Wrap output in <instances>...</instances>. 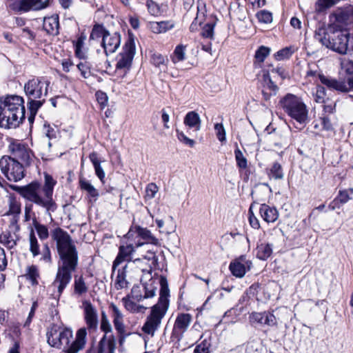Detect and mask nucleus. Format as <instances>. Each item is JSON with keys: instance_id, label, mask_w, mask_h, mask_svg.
Masks as SVG:
<instances>
[{"instance_id": "7", "label": "nucleus", "mask_w": 353, "mask_h": 353, "mask_svg": "<svg viewBox=\"0 0 353 353\" xmlns=\"http://www.w3.org/2000/svg\"><path fill=\"white\" fill-rule=\"evenodd\" d=\"M135 52L134 37L132 33L129 32L128 38L123 47V51L119 54V59L116 64V69L124 70L125 73L129 72Z\"/></svg>"}, {"instance_id": "6", "label": "nucleus", "mask_w": 353, "mask_h": 353, "mask_svg": "<svg viewBox=\"0 0 353 353\" xmlns=\"http://www.w3.org/2000/svg\"><path fill=\"white\" fill-rule=\"evenodd\" d=\"M26 167L19 161L8 155H3L0 159V169L2 174L10 181L17 182L26 176Z\"/></svg>"}, {"instance_id": "53", "label": "nucleus", "mask_w": 353, "mask_h": 353, "mask_svg": "<svg viewBox=\"0 0 353 353\" xmlns=\"http://www.w3.org/2000/svg\"><path fill=\"white\" fill-rule=\"evenodd\" d=\"M345 72L350 77L347 79V83L350 91H353V61H350L345 64Z\"/></svg>"}, {"instance_id": "63", "label": "nucleus", "mask_w": 353, "mask_h": 353, "mask_svg": "<svg viewBox=\"0 0 353 353\" xmlns=\"http://www.w3.org/2000/svg\"><path fill=\"white\" fill-rule=\"evenodd\" d=\"M323 128L327 131L333 130L332 123L328 116H323L321 118Z\"/></svg>"}, {"instance_id": "45", "label": "nucleus", "mask_w": 353, "mask_h": 353, "mask_svg": "<svg viewBox=\"0 0 353 353\" xmlns=\"http://www.w3.org/2000/svg\"><path fill=\"white\" fill-rule=\"evenodd\" d=\"M100 329L105 334L104 335H108V333L112 332V325L108 320V318L104 311L101 312V325Z\"/></svg>"}, {"instance_id": "19", "label": "nucleus", "mask_w": 353, "mask_h": 353, "mask_svg": "<svg viewBox=\"0 0 353 353\" xmlns=\"http://www.w3.org/2000/svg\"><path fill=\"white\" fill-rule=\"evenodd\" d=\"M121 43V34L116 32L113 34H110L108 32V34L101 41V47L104 49V52L106 56L109 54H112L116 52L119 48Z\"/></svg>"}, {"instance_id": "18", "label": "nucleus", "mask_w": 353, "mask_h": 353, "mask_svg": "<svg viewBox=\"0 0 353 353\" xmlns=\"http://www.w3.org/2000/svg\"><path fill=\"white\" fill-rule=\"evenodd\" d=\"M159 284L160 285L159 298L158 302L153 306H157L160 309L168 311L169 307L170 290L165 276H160Z\"/></svg>"}, {"instance_id": "54", "label": "nucleus", "mask_w": 353, "mask_h": 353, "mask_svg": "<svg viewBox=\"0 0 353 353\" xmlns=\"http://www.w3.org/2000/svg\"><path fill=\"white\" fill-rule=\"evenodd\" d=\"M146 6L150 14L153 16H159L161 14L160 6L154 1L147 0Z\"/></svg>"}, {"instance_id": "40", "label": "nucleus", "mask_w": 353, "mask_h": 353, "mask_svg": "<svg viewBox=\"0 0 353 353\" xmlns=\"http://www.w3.org/2000/svg\"><path fill=\"white\" fill-rule=\"evenodd\" d=\"M270 48L264 46H261L255 52L254 58L255 61L254 64L256 63H262L265 58L270 54Z\"/></svg>"}, {"instance_id": "46", "label": "nucleus", "mask_w": 353, "mask_h": 353, "mask_svg": "<svg viewBox=\"0 0 353 353\" xmlns=\"http://www.w3.org/2000/svg\"><path fill=\"white\" fill-rule=\"evenodd\" d=\"M210 339H205L200 343L196 345L194 350V353H210Z\"/></svg>"}, {"instance_id": "52", "label": "nucleus", "mask_w": 353, "mask_h": 353, "mask_svg": "<svg viewBox=\"0 0 353 353\" xmlns=\"http://www.w3.org/2000/svg\"><path fill=\"white\" fill-rule=\"evenodd\" d=\"M27 276L32 285H37L38 284L37 278L39 276V274L36 266L32 265L28 268Z\"/></svg>"}, {"instance_id": "5", "label": "nucleus", "mask_w": 353, "mask_h": 353, "mask_svg": "<svg viewBox=\"0 0 353 353\" xmlns=\"http://www.w3.org/2000/svg\"><path fill=\"white\" fill-rule=\"evenodd\" d=\"M8 151L10 153L9 157L19 161L26 168H30L39 162L28 145L18 140H12L9 143Z\"/></svg>"}, {"instance_id": "49", "label": "nucleus", "mask_w": 353, "mask_h": 353, "mask_svg": "<svg viewBox=\"0 0 353 353\" xmlns=\"http://www.w3.org/2000/svg\"><path fill=\"white\" fill-rule=\"evenodd\" d=\"M185 59V46L183 45L177 46L172 57V60L174 63L183 61Z\"/></svg>"}, {"instance_id": "35", "label": "nucleus", "mask_w": 353, "mask_h": 353, "mask_svg": "<svg viewBox=\"0 0 353 353\" xmlns=\"http://www.w3.org/2000/svg\"><path fill=\"white\" fill-rule=\"evenodd\" d=\"M267 174L270 179L281 180L284 177L281 165L279 162H274L270 169H267Z\"/></svg>"}, {"instance_id": "2", "label": "nucleus", "mask_w": 353, "mask_h": 353, "mask_svg": "<svg viewBox=\"0 0 353 353\" xmlns=\"http://www.w3.org/2000/svg\"><path fill=\"white\" fill-rule=\"evenodd\" d=\"M43 176L44 183L43 185L38 181H33L26 185L11 186L12 190L31 203L25 205L24 217L26 221L31 219L33 205L43 210L46 214L50 217H52V213L57 210L58 205L53 198L54 188L57 182L52 175L47 172L43 173Z\"/></svg>"}, {"instance_id": "12", "label": "nucleus", "mask_w": 353, "mask_h": 353, "mask_svg": "<svg viewBox=\"0 0 353 353\" xmlns=\"http://www.w3.org/2000/svg\"><path fill=\"white\" fill-rule=\"evenodd\" d=\"M43 78L34 77L28 80L24 85L23 89L27 99L41 98L43 96V90L44 85L45 91L43 95H48L50 81H43Z\"/></svg>"}, {"instance_id": "34", "label": "nucleus", "mask_w": 353, "mask_h": 353, "mask_svg": "<svg viewBox=\"0 0 353 353\" xmlns=\"http://www.w3.org/2000/svg\"><path fill=\"white\" fill-rule=\"evenodd\" d=\"M89 159L94 168L96 175L101 182H103L105 172L101 166V161L98 158V154L95 152H92L90 154Z\"/></svg>"}, {"instance_id": "30", "label": "nucleus", "mask_w": 353, "mask_h": 353, "mask_svg": "<svg viewBox=\"0 0 353 353\" xmlns=\"http://www.w3.org/2000/svg\"><path fill=\"white\" fill-rule=\"evenodd\" d=\"M174 24L171 21H162L159 22H150V28L153 33L161 34L171 30Z\"/></svg>"}, {"instance_id": "1", "label": "nucleus", "mask_w": 353, "mask_h": 353, "mask_svg": "<svg viewBox=\"0 0 353 353\" xmlns=\"http://www.w3.org/2000/svg\"><path fill=\"white\" fill-rule=\"evenodd\" d=\"M51 238L56 242L59 256L57 272L52 285L57 288L59 296L70 283L72 272L78 266V252L71 236L63 229L57 227L51 231Z\"/></svg>"}, {"instance_id": "14", "label": "nucleus", "mask_w": 353, "mask_h": 353, "mask_svg": "<svg viewBox=\"0 0 353 353\" xmlns=\"http://www.w3.org/2000/svg\"><path fill=\"white\" fill-rule=\"evenodd\" d=\"M143 272L145 274L144 276L141 279L144 289V295L136 294L135 299L138 301H141L145 299L152 298L156 294L159 281L157 279H153L152 276V270H143Z\"/></svg>"}, {"instance_id": "9", "label": "nucleus", "mask_w": 353, "mask_h": 353, "mask_svg": "<svg viewBox=\"0 0 353 353\" xmlns=\"http://www.w3.org/2000/svg\"><path fill=\"white\" fill-rule=\"evenodd\" d=\"M331 49L341 54L353 52V37H350L346 28L333 32Z\"/></svg>"}, {"instance_id": "4", "label": "nucleus", "mask_w": 353, "mask_h": 353, "mask_svg": "<svg viewBox=\"0 0 353 353\" xmlns=\"http://www.w3.org/2000/svg\"><path fill=\"white\" fill-rule=\"evenodd\" d=\"M283 111L300 124L309 121L308 109L303 99L293 94L288 93L279 101Z\"/></svg>"}, {"instance_id": "60", "label": "nucleus", "mask_w": 353, "mask_h": 353, "mask_svg": "<svg viewBox=\"0 0 353 353\" xmlns=\"http://www.w3.org/2000/svg\"><path fill=\"white\" fill-rule=\"evenodd\" d=\"M10 237L11 235L9 232L0 234V243L7 246L8 248H12L14 245H16V242L10 241Z\"/></svg>"}, {"instance_id": "61", "label": "nucleus", "mask_w": 353, "mask_h": 353, "mask_svg": "<svg viewBox=\"0 0 353 353\" xmlns=\"http://www.w3.org/2000/svg\"><path fill=\"white\" fill-rule=\"evenodd\" d=\"M21 212V205L17 201H11L9 205V210L6 214V215L10 214H19Z\"/></svg>"}, {"instance_id": "16", "label": "nucleus", "mask_w": 353, "mask_h": 353, "mask_svg": "<svg viewBox=\"0 0 353 353\" xmlns=\"http://www.w3.org/2000/svg\"><path fill=\"white\" fill-rule=\"evenodd\" d=\"M249 321L252 325L256 324L270 327H276L278 321L273 311L253 312L250 314Z\"/></svg>"}, {"instance_id": "32", "label": "nucleus", "mask_w": 353, "mask_h": 353, "mask_svg": "<svg viewBox=\"0 0 353 353\" xmlns=\"http://www.w3.org/2000/svg\"><path fill=\"white\" fill-rule=\"evenodd\" d=\"M86 38V34L84 32H81L77 39L72 41L74 48V54L79 59H85L86 57L85 53L82 51Z\"/></svg>"}, {"instance_id": "42", "label": "nucleus", "mask_w": 353, "mask_h": 353, "mask_svg": "<svg viewBox=\"0 0 353 353\" xmlns=\"http://www.w3.org/2000/svg\"><path fill=\"white\" fill-rule=\"evenodd\" d=\"M29 240L30 251L32 254L33 256H38L40 254L39 245L35 236L34 232L32 229L30 232Z\"/></svg>"}, {"instance_id": "15", "label": "nucleus", "mask_w": 353, "mask_h": 353, "mask_svg": "<svg viewBox=\"0 0 353 353\" xmlns=\"http://www.w3.org/2000/svg\"><path fill=\"white\" fill-rule=\"evenodd\" d=\"M330 20L336 23L339 26H347L353 23V6L347 4L341 8H337L330 14Z\"/></svg>"}, {"instance_id": "38", "label": "nucleus", "mask_w": 353, "mask_h": 353, "mask_svg": "<svg viewBox=\"0 0 353 353\" xmlns=\"http://www.w3.org/2000/svg\"><path fill=\"white\" fill-rule=\"evenodd\" d=\"M41 98L27 99V107L29 112L37 114L39 109L46 103V99Z\"/></svg>"}, {"instance_id": "58", "label": "nucleus", "mask_w": 353, "mask_h": 353, "mask_svg": "<svg viewBox=\"0 0 353 353\" xmlns=\"http://www.w3.org/2000/svg\"><path fill=\"white\" fill-rule=\"evenodd\" d=\"M77 67L84 79H88L90 76V63L88 62H79Z\"/></svg>"}, {"instance_id": "29", "label": "nucleus", "mask_w": 353, "mask_h": 353, "mask_svg": "<svg viewBox=\"0 0 353 353\" xmlns=\"http://www.w3.org/2000/svg\"><path fill=\"white\" fill-rule=\"evenodd\" d=\"M128 265H125L121 268L117 270V275L114 281V287L117 290L127 288L129 282L126 279Z\"/></svg>"}, {"instance_id": "13", "label": "nucleus", "mask_w": 353, "mask_h": 353, "mask_svg": "<svg viewBox=\"0 0 353 353\" xmlns=\"http://www.w3.org/2000/svg\"><path fill=\"white\" fill-rule=\"evenodd\" d=\"M166 312L167 311L160 309L157 306H152L150 314L147 317L142 327V331L153 336L156 330L159 327L161 320Z\"/></svg>"}, {"instance_id": "57", "label": "nucleus", "mask_w": 353, "mask_h": 353, "mask_svg": "<svg viewBox=\"0 0 353 353\" xmlns=\"http://www.w3.org/2000/svg\"><path fill=\"white\" fill-rule=\"evenodd\" d=\"M216 135L219 141L221 143L226 141L225 130L222 123H216L214 125Z\"/></svg>"}, {"instance_id": "44", "label": "nucleus", "mask_w": 353, "mask_h": 353, "mask_svg": "<svg viewBox=\"0 0 353 353\" xmlns=\"http://www.w3.org/2000/svg\"><path fill=\"white\" fill-rule=\"evenodd\" d=\"M234 155L237 166L240 169H245L248 167V160L238 147L234 150Z\"/></svg>"}, {"instance_id": "28", "label": "nucleus", "mask_w": 353, "mask_h": 353, "mask_svg": "<svg viewBox=\"0 0 353 353\" xmlns=\"http://www.w3.org/2000/svg\"><path fill=\"white\" fill-rule=\"evenodd\" d=\"M43 28L47 34L57 36L59 34V19L58 14H54L49 17H45Z\"/></svg>"}, {"instance_id": "59", "label": "nucleus", "mask_w": 353, "mask_h": 353, "mask_svg": "<svg viewBox=\"0 0 353 353\" xmlns=\"http://www.w3.org/2000/svg\"><path fill=\"white\" fill-rule=\"evenodd\" d=\"M326 96L325 88L322 85L316 86V99L317 103H326L325 99Z\"/></svg>"}, {"instance_id": "20", "label": "nucleus", "mask_w": 353, "mask_h": 353, "mask_svg": "<svg viewBox=\"0 0 353 353\" xmlns=\"http://www.w3.org/2000/svg\"><path fill=\"white\" fill-rule=\"evenodd\" d=\"M84 319L90 331H95L98 327V316L94 307L90 301H84Z\"/></svg>"}, {"instance_id": "31", "label": "nucleus", "mask_w": 353, "mask_h": 353, "mask_svg": "<svg viewBox=\"0 0 353 353\" xmlns=\"http://www.w3.org/2000/svg\"><path fill=\"white\" fill-rule=\"evenodd\" d=\"M79 187L82 190L85 191L88 195L92 198L94 201L99 198V193L98 190L85 178L79 179Z\"/></svg>"}, {"instance_id": "50", "label": "nucleus", "mask_w": 353, "mask_h": 353, "mask_svg": "<svg viewBox=\"0 0 353 353\" xmlns=\"http://www.w3.org/2000/svg\"><path fill=\"white\" fill-rule=\"evenodd\" d=\"M293 54V51L292 50L291 47H285L274 54V58L277 61H281L286 59H289L292 54Z\"/></svg>"}, {"instance_id": "3", "label": "nucleus", "mask_w": 353, "mask_h": 353, "mask_svg": "<svg viewBox=\"0 0 353 353\" xmlns=\"http://www.w3.org/2000/svg\"><path fill=\"white\" fill-rule=\"evenodd\" d=\"M24 99L18 95L0 98V127L16 128L26 118Z\"/></svg>"}, {"instance_id": "64", "label": "nucleus", "mask_w": 353, "mask_h": 353, "mask_svg": "<svg viewBox=\"0 0 353 353\" xmlns=\"http://www.w3.org/2000/svg\"><path fill=\"white\" fill-rule=\"evenodd\" d=\"M144 258L149 261H151V265L156 267L158 265V256L154 252L148 251L145 255Z\"/></svg>"}, {"instance_id": "39", "label": "nucleus", "mask_w": 353, "mask_h": 353, "mask_svg": "<svg viewBox=\"0 0 353 353\" xmlns=\"http://www.w3.org/2000/svg\"><path fill=\"white\" fill-rule=\"evenodd\" d=\"M339 1L340 0H317L315 3V10L317 12H322Z\"/></svg>"}, {"instance_id": "17", "label": "nucleus", "mask_w": 353, "mask_h": 353, "mask_svg": "<svg viewBox=\"0 0 353 353\" xmlns=\"http://www.w3.org/2000/svg\"><path fill=\"white\" fill-rule=\"evenodd\" d=\"M183 123L188 128L186 132L190 136L196 134L201 128V120L196 111L188 112L184 117Z\"/></svg>"}, {"instance_id": "11", "label": "nucleus", "mask_w": 353, "mask_h": 353, "mask_svg": "<svg viewBox=\"0 0 353 353\" xmlns=\"http://www.w3.org/2000/svg\"><path fill=\"white\" fill-rule=\"evenodd\" d=\"M192 321V316L190 314H178L170 336L171 342L174 344H179L183 337V334L188 330Z\"/></svg>"}, {"instance_id": "37", "label": "nucleus", "mask_w": 353, "mask_h": 353, "mask_svg": "<svg viewBox=\"0 0 353 353\" xmlns=\"http://www.w3.org/2000/svg\"><path fill=\"white\" fill-rule=\"evenodd\" d=\"M88 288L86 285L83 276L74 277V294L81 296L88 292Z\"/></svg>"}, {"instance_id": "8", "label": "nucleus", "mask_w": 353, "mask_h": 353, "mask_svg": "<svg viewBox=\"0 0 353 353\" xmlns=\"http://www.w3.org/2000/svg\"><path fill=\"white\" fill-rule=\"evenodd\" d=\"M125 237L134 240L137 247H141L144 244L159 245V241L146 228L139 225L131 226Z\"/></svg>"}, {"instance_id": "47", "label": "nucleus", "mask_w": 353, "mask_h": 353, "mask_svg": "<svg viewBox=\"0 0 353 353\" xmlns=\"http://www.w3.org/2000/svg\"><path fill=\"white\" fill-rule=\"evenodd\" d=\"M168 59L167 57L158 52H154L151 57V62L155 66L160 68L161 65H165Z\"/></svg>"}, {"instance_id": "23", "label": "nucleus", "mask_w": 353, "mask_h": 353, "mask_svg": "<svg viewBox=\"0 0 353 353\" xmlns=\"http://www.w3.org/2000/svg\"><path fill=\"white\" fill-rule=\"evenodd\" d=\"M87 331L85 327L79 329L76 333L75 340L71 343L65 353H77L83 350L86 343Z\"/></svg>"}, {"instance_id": "24", "label": "nucleus", "mask_w": 353, "mask_h": 353, "mask_svg": "<svg viewBox=\"0 0 353 353\" xmlns=\"http://www.w3.org/2000/svg\"><path fill=\"white\" fill-rule=\"evenodd\" d=\"M134 251L132 244L127 245H121L119 248V252L112 263V270L111 278L112 279L114 273L117 268L124 261L127 260L128 257H130L132 252Z\"/></svg>"}, {"instance_id": "10", "label": "nucleus", "mask_w": 353, "mask_h": 353, "mask_svg": "<svg viewBox=\"0 0 353 353\" xmlns=\"http://www.w3.org/2000/svg\"><path fill=\"white\" fill-rule=\"evenodd\" d=\"M47 342L50 346L60 349L62 345L68 346L72 338V331L65 328L59 331L56 326L52 327L46 333Z\"/></svg>"}, {"instance_id": "48", "label": "nucleus", "mask_w": 353, "mask_h": 353, "mask_svg": "<svg viewBox=\"0 0 353 353\" xmlns=\"http://www.w3.org/2000/svg\"><path fill=\"white\" fill-rule=\"evenodd\" d=\"M176 137L179 141L183 144L189 146L190 148H193L195 145V141L192 139H190L188 136L183 132L179 130V129L176 130Z\"/></svg>"}, {"instance_id": "27", "label": "nucleus", "mask_w": 353, "mask_h": 353, "mask_svg": "<svg viewBox=\"0 0 353 353\" xmlns=\"http://www.w3.org/2000/svg\"><path fill=\"white\" fill-rule=\"evenodd\" d=\"M261 217L268 223L275 222L279 218V212L274 206L265 203L261 204L259 208Z\"/></svg>"}, {"instance_id": "51", "label": "nucleus", "mask_w": 353, "mask_h": 353, "mask_svg": "<svg viewBox=\"0 0 353 353\" xmlns=\"http://www.w3.org/2000/svg\"><path fill=\"white\" fill-rule=\"evenodd\" d=\"M259 22L264 23H270L272 21V13L266 10L258 12L256 14Z\"/></svg>"}, {"instance_id": "36", "label": "nucleus", "mask_w": 353, "mask_h": 353, "mask_svg": "<svg viewBox=\"0 0 353 353\" xmlns=\"http://www.w3.org/2000/svg\"><path fill=\"white\" fill-rule=\"evenodd\" d=\"M108 30L104 27L103 24L95 23L92 29L90 35V40H94L99 38L103 39L106 35L108 34Z\"/></svg>"}, {"instance_id": "56", "label": "nucleus", "mask_w": 353, "mask_h": 353, "mask_svg": "<svg viewBox=\"0 0 353 353\" xmlns=\"http://www.w3.org/2000/svg\"><path fill=\"white\" fill-rule=\"evenodd\" d=\"M214 26L215 23H206L202 29L201 35L205 38L214 39Z\"/></svg>"}, {"instance_id": "55", "label": "nucleus", "mask_w": 353, "mask_h": 353, "mask_svg": "<svg viewBox=\"0 0 353 353\" xmlns=\"http://www.w3.org/2000/svg\"><path fill=\"white\" fill-rule=\"evenodd\" d=\"M159 190V188L154 183H149L145 188V199H152L154 198L157 192Z\"/></svg>"}, {"instance_id": "43", "label": "nucleus", "mask_w": 353, "mask_h": 353, "mask_svg": "<svg viewBox=\"0 0 353 353\" xmlns=\"http://www.w3.org/2000/svg\"><path fill=\"white\" fill-rule=\"evenodd\" d=\"M353 196V188H350L348 189L339 190L338 195L336 197L338 198V200H339V202L342 205L346 203L348 201L352 199Z\"/></svg>"}, {"instance_id": "33", "label": "nucleus", "mask_w": 353, "mask_h": 353, "mask_svg": "<svg viewBox=\"0 0 353 353\" xmlns=\"http://www.w3.org/2000/svg\"><path fill=\"white\" fill-rule=\"evenodd\" d=\"M273 245L272 243H261L256 248V256L258 259L265 261L272 254Z\"/></svg>"}, {"instance_id": "25", "label": "nucleus", "mask_w": 353, "mask_h": 353, "mask_svg": "<svg viewBox=\"0 0 353 353\" xmlns=\"http://www.w3.org/2000/svg\"><path fill=\"white\" fill-rule=\"evenodd\" d=\"M251 263L246 261L245 256L242 255L230 263L229 269L231 273L236 277L241 278L246 273L245 264Z\"/></svg>"}, {"instance_id": "26", "label": "nucleus", "mask_w": 353, "mask_h": 353, "mask_svg": "<svg viewBox=\"0 0 353 353\" xmlns=\"http://www.w3.org/2000/svg\"><path fill=\"white\" fill-rule=\"evenodd\" d=\"M105 349L108 353H115L116 339L113 334L103 335L99 341L97 353H104Z\"/></svg>"}, {"instance_id": "62", "label": "nucleus", "mask_w": 353, "mask_h": 353, "mask_svg": "<svg viewBox=\"0 0 353 353\" xmlns=\"http://www.w3.org/2000/svg\"><path fill=\"white\" fill-rule=\"evenodd\" d=\"M96 97H97V100L98 103L101 106L103 107L107 105L108 98L107 94L105 92H101V91L97 92Z\"/></svg>"}, {"instance_id": "21", "label": "nucleus", "mask_w": 353, "mask_h": 353, "mask_svg": "<svg viewBox=\"0 0 353 353\" xmlns=\"http://www.w3.org/2000/svg\"><path fill=\"white\" fill-rule=\"evenodd\" d=\"M37 4L34 0H20L10 4L11 10L15 12H28L30 10H39L44 8L46 6L41 1Z\"/></svg>"}, {"instance_id": "41", "label": "nucleus", "mask_w": 353, "mask_h": 353, "mask_svg": "<svg viewBox=\"0 0 353 353\" xmlns=\"http://www.w3.org/2000/svg\"><path fill=\"white\" fill-rule=\"evenodd\" d=\"M33 225L41 241L46 240L49 237V232L47 226L39 223L36 218L33 219Z\"/></svg>"}, {"instance_id": "22", "label": "nucleus", "mask_w": 353, "mask_h": 353, "mask_svg": "<svg viewBox=\"0 0 353 353\" xmlns=\"http://www.w3.org/2000/svg\"><path fill=\"white\" fill-rule=\"evenodd\" d=\"M319 79L321 83L329 89L342 92H348L350 91L347 83L343 81H338L330 77L325 76L323 74H319Z\"/></svg>"}]
</instances>
